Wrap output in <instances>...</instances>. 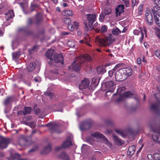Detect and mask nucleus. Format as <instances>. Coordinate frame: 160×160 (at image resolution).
<instances>
[{
	"label": "nucleus",
	"mask_w": 160,
	"mask_h": 160,
	"mask_svg": "<svg viewBox=\"0 0 160 160\" xmlns=\"http://www.w3.org/2000/svg\"><path fill=\"white\" fill-rule=\"evenodd\" d=\"M89 56L86 54L83 56L80 59L74 61L72 65L69 67L70 70L74 71L77 72L80 70V66L82 65L83 63H85L86 60H88Z\"/></svg>",
	"instance_id": "1"
},
{
	"label": "nucleus",
	"mask_w": 160,
	"mask_h": 160,
	"mask_svg": "<svg viewBox=\"0 0 160 160\" xmlns=\"http://www.w3.org/2000/svg\"><path fill=\"white\" fill-rule=\"evenodd\" d=\"M96 39L101 46L105 47L110 46L115 41L114 38L111 34H109L104 38H97Z\"/></svg>",
	"instance_id": "2"
},
{
	"label": "nucleus",
	"mask_w": 160,
	"mask_h": 160,
	"mask_svg": "<svg viewBox=\"0 0 160 160\" xmlns=\"http://www.w3.org/2000/svg\"><path fill=\"white\" fill-rule=\"evenodd\" d=\"M87 19V22L86 21L84 22L86 27V29L88 30H91L93 28L92 24L95 21L96 19V15L94 14H88L86 15Z\"/></svg>",
	"instance_id": "3"
},
{
	"label": "nucleus",
	"mask_w": 160,
	"mask_h": 160,
	"mask_svg": "<svg viewBox=\"0 0 160 160\" xmlns=\"http://www.w3.org/2000/svg\"><path fill=\"white\" fill-rule=\"evenodd\" d=\"M104 86L106 88L105 94L106 96L111 94V92H113L115 89V85L112 81H109L105 82L102 86Z\"/></svg>",
	"instance_id": "4"
},
{
	"label": "nucleus",
	"mask_w": 160,
	"mask_h": 160,
	"mask_svg": "<svg viewBox=\"0 0 160 160\" xmlns=\"http://www.w3.org/2000/svg\"><path fill=\"white\" fill-rule=\"evenodd\" d=\"M92 124V122L91 120L88 119L85 120L80 125V129L82 131L89 129L91 127Z\"/></svg>",
	"instance_id": "5"
},
{
	"label": "nucleus",
	"mask_w": 160,
	"mask_h": 160,
	"mask_svg": "<svg viewBox=\"0 0 160 160\" xmlns=\"http://www.w3.org/2000/svg\"><path fill=\"white\" fill-rule=\"evenodd\" d=\"M10 143L9 138L2 136L0 137V148L3 149L6 148Z\"/></svg>",
	"instance_id": "6"
},
{
	"label": "nucleus",
	"mask_w": 160,
	"mask_h": 160,
	"mask_svg": "<svg viewBox=\"0 0 160 160\" xmlns=\"http://www.w3.org/2000/svg\"><path fill=\"white\" fill-rule=\"evenodd\" d=\"M145 18L147 22L149 25L152 24L153 18L152 15L150 10H147L146 11Z\"/></svg>",
	"instance_id": "7"
},
{
	"label": "nucleus",
	"mask_w": 160,
	"mask_h": 160,
	"mask_svg": "<svg viewBox=\"0 0 160 160\" xmlns=\"http://www.w3.org/2000/svg\"><path fill=\"white\" fill-rule=\"evenodd\" d=\"M115 76L116 80L118 81H123L126 78V77L124 76L120 68L116 72Z\"/></svg>",
	"instance_id": "8"
},
{
	"label": "nucleus",
	"mask_w": 160,
	"mask_h": 160,
	"mask_svg": "<svg viewBox=\"0 0 160 160\" xmlns=\"http://www.w3.org/2000/svg\"><path fill=\"white\" fill-rule=\"evenodd\" d=\"M56 63H60L62 64H64L63 58L62 54L55 53L53 56V59Z\"/></svg>",
	"instance_id": "9"
},
{
	"label": "nucleus",
	"mask_w": 160,
	"mask_h": 160,
	"mask_svg": "<svg viewBox=\"0 0 160 160\" xmlns=\"http://www.w3.org/2000/svg\"><path fill=\"white\" fill-rule=\"evenodd\" d=\"M91 135L97 138H102L103 140L106 141V144L108 145H111V144L109 142V141L102 134L100 133L96 132L91 134Z\"/></svg>",
	"instance_id": "10"
},
{
	"label": "nucleus",
	"mask_w": 160,
	"mask_h": 160,
	"mask_svg": "<svg viewBox=\"0 0 160 160\" xmlns=\"http://www.w3.org/2000/svg\"><path fill=\"white\" fill-rule=\"evenodd\" d=\"M133 94L130 92H125L122 95L120 96L118 98L115 100L116 102H118L124 100V98H130L133 95Z\"/></svg>",
	"instance_id": "11"
},
{
	"label": "nucleus",
	"mask_w": 160,
	"mask_h": 160,
	"mask_svg": "<svg viewBox=\"0 0 160 160\" xmlns=\"http://www.w3.org/2000/svg\"><path fill=\"white\" fill-rule=\"evenodd\" d=\"M45 126L50 127V129L52 131V133L56 132L58 133H60L61 132L57 125H53L52 123H48L45 125Z\"/></svg>",
	"instance_id": "12"
},
{
	"label": "nucleus",
	"mask_w": 160,
	"mask_h": 160,
	"mask_svg": "<svg viewBox=\"0 0 160 160\" xmlns=\"http://www.w3.org/2000/svg\"><path fill=\"white\" fill-rule=\"evenodd\" d=\"M89 84L90 81L89 79L85 78L79 85V88L80 90L85 89L89 86Z\"/></svg>",
	"instance_id": "13"
},
{
	"label": "nucleus",
	"mask_w": 160,
	"mask_h": 160,
	"mask_svg": "<svg viewBox=\"0 0 160 160\" xmlns=\"http://www.w3.org/2000/svg\"><path fill=\"white\" fill-rule=\"evenodd\" d=\"M124 77H128L132 73V71L130 68H120Z\"/></svg>",
	"instance_id": "14"
},
{
	"label": "nucleus",
	"mask_w": 160,
	"mask_h": 160,
	"mask_svg": "<svg viewBox=\"0 0 160 160\" xmlns=\"http://www.w3.org/2000/svg\"><path fill=\"white\" fill-rule=\"evenodd\" d=\"M79 23L77 22L74 21L72 23L69 24L68 26V29L71 31H73L75 29H77Z\"/></svg>",
	"instance_id": "15"
},
{
	"label": "nucleus",
	"mask_w": 160,
	"mask_h": 160,
	"mask_svg": "<svg viewBox=\"0 0 160 160\" xmlns=\"http://www.w3.org/2000/svg\"><path fill=\"white\" fill-rule=\"evenodd\" d=\"M124 6L121 4L118 5L115 9L116 16H120L121 14L124 12Z\"/></svg>",
	"instance_id": "16"
},
{
	"label": "nucleus",
	"mask_w": 160,
	"mask_h": 160,
	"mask_svg": "<svg viewBox=\"0 0 160 160\" xmlns=\"http://www.w3.org/2000/svg\"><path fill=\"white\" fill-rule=\"evenodd\" d=\"M58 158L62 160H70L69 156L65 151L62 152L58 155Z\"/></svg>",
	"instance_id": "17"
},
{
	"label": "nucleus",
	"mask_w": 160,
	"mask_h": 160,
	"mask_svg": "<svg viewBox=\"0 0 160 160\" xmlns=\"http://www.w3.org/2000/svg\"><path fill=\"white\" fill-rule=\"evenodd\" d=\"M152 11L154 15V19L155 16L160 17V8L154 6L152 9Z\"/></svg>",
	"instance_id": "18"
},
{
	"label": "nucleus",
	"mask_w": 160,
	"mask_h": 160,
	"mask_svg": "<svg viewBox=\"0 0 160 160\" xmlns=\"http://www.w3.org/2000/svg\"><path fill=\"white\" fill-rule=\"evenodd\" d=\"M14 16L13 10H9L5 14V17L6 21H9L10 19L12 18Z\"/></svg>",
	"instance_id": "19"
},
{
	"label": "nucleus",
	"mask_w": 160,
	"mask_h": 160,
	"mask_svg": "<svg viewBox=\"0 0 160 160\" xmlns=\"http://www.w3.org/2000/svg\"><path fill=\"white\" fill-rule=\"evenodd\" d=\"M158 104H152L151 105V109L156 112H158L160 110V99L158 101Z\"/></svg>",
	"instance_id": "20"
},
{
	"label": "nucleus",
	"mask_w": 160,
	"mask_h": 160,
	"mask_svg": "<svg viewBox=\"0 0 160 160\" xmlns=\"http://www.w3.org/2000/svg\"><path fill=\"white\" fill-rule=\"evenodd\" d=\"M72 144L71 141V138L69 137L62 144V147L63 148H65L70 146H72Z\"/></svg>",
	"instance_id": "21"
},
{
	"label": "nucleus",
	"mask_w": 160,
	"mask_h": 160,
	"mask_svg": "<svg viewBox=\"0 0 160 160\" xmlns=\"http://www.w3.org/2000/svg\"><path fill=\"white\" fill-rule=\"evenodd\" d=\"M53 50L52 49L47 51L45 55L48 58L52 60L53 59Z\"/></svg>",
	"instance_id": "22"
},
{
	"label": "nucleus",
	"mask_w": 160,
	"mask_h": 160,
	"mask_svg": "<svg viewBox=\"0 0 160 160\" xmlns=\"http://www.w3.org/2000/svg\"><path fill=\"white\" fill-rule=\"evenodd\" d=\"M113 136L114 139V142L116 144L121 145L123 144L124 142L123 141L118 138L117 136L115 135L114 134H113Z\"/></svg>",
	"instance_id": "23"
},
{
	"label": "nucleus",
	"mask_w": 160,
	"mask_h": 160,
	"mask_svg": "<svg viewBox=\"0 0 160 160\" xmlns=\"http://www.w3.org/2000/svg\"><path fill=\"white\" fill-rule=\"evenodd\" d=\"M51 150V146L50 144L45 147L41 152V154H47Z\"/></svg>",
	"instance_id": "24"
},
{
	"label": "nucleus",
	"mask_w": 160,
	"mask_h": 160,
	"mask_svg": "<svg viewBox=\"0 0 160 160\" xmlns=\"http://www.w3.org/2000/svg\"><path fill=\"white\" fill-rule=\"evenodd\" d=\"M42 20V16L40 13L38 12L36 15V20L35 23L38 24Z\"/></svg>",
	"instance_id": "25"
},
{
	"label": "nucleus",
	"mask_w": 160,
	"mask_h": 160,
	"mask_svg": "<svg viewBox=\"0 0 160 160\" xmlns=\"http://www.w3.org/2000/svg\"><path fill=\"white\" fill-rule=\"evenodd\" d=\"M135 151V147L134 145L130 146L128 149V154L129 155H132L134 154Z\"/></svg>",
	"instance_id": "26"
},
{
	"label": "nucleus",
	"mask_w": 160,
	"mask_h": 160,
	"mask_svg": "<svg viewBox=\"0 0 160 160\" xmlns=\"http://www.w3.org/2000/svg\"><path fill=\"white\" fill-rule=\"evenodd\" d=\"M36 65L34 63H31L27 66V68L28 71L32 72L35 69Z\"/></svg>",
	"instance_id": "27"
},
{
	"label": "nucleus",
	"mask_w": 160,
	"mask_h": 160,
	"mask_svg": "<svg viewBox=\"0 0 160 160\" xmlns=\"http://www.w3.org/2000/svg\"><path fill=\"white\" fill-rule=\"evenodd\" d=\"M97 71L98 74H102L106 72L105 68L102 66H100L97 68Z\"/></svg>",
	"instance_id": "28"
},
{
	"label": "nucleus",
	"mask_w": 160,
	"mask_h": 160,
	"mask_svg": "<svg viewBox=\"0 0 160 160\" xmlns=\"http://www.w3.org/2000/svg\"><path fill=\"white\" fill-rule=\"evenodd\" d=\"M20 55V52H16L13 53L12 54V56L13 59L14 60L16 61L18 59Z\"/></svg>",
	"instance_id": "29"
},
{
	"label": "nucleus",
	"mask_w": 160,
	"mask_h": 160,
	"mask_svg": "<svg viewBox=\"0 0 160 160\" xmlns=\"http://www.w3.org/2000/svg\"><path fill=\"white\" fill-rule=\"evenodd\" d=\"M12 101V98L11 97H8L4 100L3 104L5 106H7L10 104Z\"/></svg>",
	"instance_id": "30"
},
{
	"label": "nucleus",
	"mask_w": 160,
	"mask_h": 160,
	"mask_svg": "<svg viewBox=\"0 0 160 160\" xmlns=\"http://www.w3.org/2000/svg\"><path fill=\"white\" fill-rule=\"evenodd\" d=\"M31 110L32 108L30 107H24V109L23 111V114L24 115L28 114L30 113Z\"/></svg>",
	"instance_id": "31"
},
{
	"label": "nucleus",
	"mask_w": 160,
	"mask_h": 160,
	"mask_svg": "<svg viewBox=\"0 0 160 160\" xmlns=\"http://www.w3.org/2000/svg\"><path fill=\"white\" fill-rule=\"evenodd\" d=\"M62 14L63 15L66 16H71L72 15L73 13L72 10H65L63 11L62 12Z\"/></svg>",
	"instance_id": "32"
},
{
	"label": "nucleus",
	"mask_w": 160,
	"mask_h": 160,
	"mask_svg": "<svg viewBox=\"0 0 160 160\" xmlns=\"http://www.w3.org/2000/svg\"><path fill=\"white\" fill-rule=\"evenodd\" d=\"M39 46L37 45H35L32 47L31 49H29L28 50L29 53L32 54L35 52H36L38 49Z\"/></svg>",
	"instance_id": "33"
},
{
	"label": "nucleus",
	"mask_w": 160,
	"mask_h": 160,
	"mask_svg": "<svg viewBox=\"0 0 160 160\" xmlns=\"http://www.w3.org/2000/svg\"><path fill=\"white\" fill-rule=\"evenodd\" d=\"M112 12L111 9L109 7H106L103 12V13L105 15H107L110 14Z\"/></svg>",
	"instance_id": "34"
},
{
	"label": "nucleus",
	"mask_w": 160,
	"mask_h": 160,
	"mask_svg": "<svg viewBox=\"0 0 160 160\" xmlns=\"http://www.w3.org/2000/svg\"><path fill=\"white\" fill-rule=\"evenodd\" d=\"M112 34L115 35H118L121 32V31L118 28L113 29L112 30Z\"/></svg>",
	"instance_id": "35"
},
{
	"label": "nucleus",
	"mask_w": 160,
	"mask_h": 160,
	"mask_svg": "<svg viewBox=\"0 0 160 160\" xmlns=\"http://www.w3.org/2000/svg\"><path fill=\"white\" fill-rule=\"evenodd\" d=\"M146 29L145 28H144L143 30H141L142 36L139 39L140 41L141 42H142L144 38V34L143 33V32H144V34H146Z\"/></svg>",
	"instance_id": "36"
},
{
	"label": "nucleus",
	"mask_w": 160,
	"mask_h": 160,
	"mask_svg": "<svg viewBox=\"0 0 160 160\" xmlns=\"http://www.w3.org/2000/svg\"><path fill=\"white\" fill-rule=\"evenodd\" d=\"M99 81L95 78H92V84L94 85V86H97L98 84Z\"/></svg>",
	"instance_id": "37"
},
{
	"label": "nucleus",
	"mask_w": 160,
	"mask_h": 160,
	"mask_svg": "<svg viewBox=\"0 0 160 160\" xmlns=\"http://www.w3.org/2000/svg\"><path fill=\"white\" fill-rule=\"evenodd\" d=\"M14 159H17V160H25L24 159H21L20 158V155L18 153H15L12 156Z\"/></svg>",
	"instance_id": "38"
},
{
	"label": "nucleus",
	"mask_w": 160,
	"mask_h": 160,
	"mask_svg": "<svg viewBox=\"0 0 160 160\" xmlns=\"http://www.w3.org/2000/svg\"><path fill=\"white\" fill-rule=\"evenodd\" d=\"M154 21L157 25L160 28V16L155 17Z\"/></svg>",
	"instance_id": "39"
},
{
	"label": "nucleus",
	"mask_w": 160,
	"mask_h": 160,
	"mask_svg": "<svg viewBox=\"0 0 160 160\" xmlns=\"http://www.w3.org/2000/svg\"><path fill=\"white\" fill-rule=\"evenodd\" d=\"M25 140L22 138L20 139L18 142V144L21 146H23L25 145Z\"/></svg>",
	"instance_id": "40"
},
{
	"label": "nucleus",
	"mask_w": 160,
	"mask_h": 160,
	"mask_svg": "<svg viewBox=\"0 0 160 160\" xmlns=\"http://www.w3.org/2000/svg\"><path fill=\"white\" fill-rule=\"evenodd\" d=\"M39 7V5L36 3H32L31 4V11H34L35 8Z\"/></svg>",
	"instance_id": "41"
},
{
	"label": "nucleus",
	"mask_w": 160,
	"mask_h": 160,
	"mask_svg": "<svg viewBox=\"0 0 160 160\" xmlns=\"http://www.w3.org/2000/svg\"><path fill=\"white\" fill-rule=\"evenodd\" d=\"M63 21L64 23L67 24H69L71 22V20L69 18H64Z\"/></svg>",
	"instance_id": "42"
},
{
	"label": "nucleus",
	"mask_w": 160,
	"mask_h": 160,
	"mask_svg": "<svg viewBox=\"0 0 160 160\" xmlns=\"http://www.w3.org/2000/svg\"><path fill=\"white\" fill-rule=\"evenodd\" d=\"M106 15H105L103 13H102L100 14L99 15V20L101 22H102L105 18V16Z\"/></svg>",
	"instance_id": "43"
},
{
	"label": "nucleus",
	"mask_w": 160,
	"mask_h": 160,
	"mask_svg": "<svg viewBox=\"0 0 160 160\" xmlns=\"http://www.w3.org/2000/svg\"><path fill=\"white\" fill-rule=\"evenodd\" d=\"M107 28L106 26L104 25L102 26L101 32L102 33H104L107 32Z\"/></svg>",
	"instance_id": "44"
},
{
	"label": "nucleus",
	"mask_w": 160,
	"mask_h": 160,
	"mask_svg": "<svg viewBox=\"0 0 160 160\" xmlns=\"http://www.w3.org/2000/svg\"><path fill=\"white\" fill-rule=\"evenodd\" d=\"M152 2L157 6L160 8V0H152Z\"/></svg>",
	"instance_id": "45"
},
{
	"label": "nucleus",
	"mask_w": 160,
	"mask_h": 160,
	"mask_svg": "<svg viewBox=\"0 0 160 160\" xmlns=\"http://www.w3.org/2000/svg\"><path fill=\"white\" fill-rule=\"evenodd\" d=\"M155 160H160V154L159 153H156L154 155Z\"/></svg>",
	"instance_id": "46"
},
{
	"label": "nucleus",
	"mask_w": 160,
	"mask_h": 160,
	"mask_svg": "<svg viewBox=\"0 0 160 160\" xmlns=\"http://www.w3.org/2000/svg\"><path fill=\"white\" fill-rule=\"evenodd\" d=\"M28 126L32 128H34L35 127L36 125L33 122H30Z\"/></svg>",
	"instance_id": "47"
},
{
	"label": "nucleus",
	"mask_w": 160,
	"mask_h": 160,
	"mask_svg": "<svg viewBox=\"0 0 160 160\" xmlns=\"http://www.w3.org/2000/svg\"><path fill=\"white\" fill-rule=\"evenodd\" d=\"M46 95L48 96L50 99H52L53 96V94L51 92H47L45 93Z\"/></svg>",
	"instance_id": "48"
},
{
	"label": "nucleus",
	"mask_w": 160,
	"mask_h": 160,
	"mask_svg": "<svg viewBox=\"0 0 160 160\" xmlns=\"http://www.w3.org/2000/svg\"><path fill=\"white\" fill-rule=\"evenodd\" d=\"M115 70H114L113 69L112 70H110L108 71V75L109 76L110 78H111L112 76L113 73H114V71Z\"/></svg>",
	"instance_id": "49"
},
{
	"label": "nucleus",
	"mask_w": 160,
	"mask_h": 160,
	"mask_svg": "<svg viewBox=\"0 0 160 160\" xmlns=\"http://www.w3.org/2000/svg\"><path fill=\"white\" fill-rule=\"evenodd\" d=\"M152 138L154 141H158V136L156 135H152Z\"/></svg>",
	"instance_id": "50"
},
{
	"label": "nucleus",
	"mask_w": 160,
	"mask_h": 160,
	"mask_svg": "<svg viewBox=\"0 0 160 160\" xmlns=\"http://www.w3.org/2000/svg\"><path fill=\"white\" fill-rule=\"evenodd\" d=\"M155 54L156 56L158 57L160 56V51L159 50H157L155 51Z\"/></svg>",
	"instance_id": "51"
},
{
	"label": "nucleus",
	"mask_w": 160,
	"mask_h": 160,
	"mask_svg": "<svg viewBox=\"0 0 160 160\" xmlns=\"http://www.w3.org/2000/svg\"><path fill=\"white\" fill-rule=\"evenodd\" d=\"M38 147L36 146V147H35L34 148H32V149H31L30 150L28 151V152L29 153H30V152L35 151H37L38 150Z\"/></svg>",
	"instance_id": "52"
},
{
	"label": "nucleus",
	"mask_w": 160,
	"mask_h": 160,
	"mask_svg": "<svg viewBox=\"0 0 160 160\" xmlns=\"http://www.w3.org/2000/svg\"><path fill=\"white\" fill-rule=\"evenodd\" d=\"M41 110L39 108H36L34 110V112L36 114H38L40 112Z\"/></svg>",
	"instance_id": "53"
},
{
	"label": "nucleus",
	"mask_w": 160,
	"mask_h": 160,
	"mask_svg": "<svg viewBox=\"0 0 160 160\" xmlns=\"http://www.w3.org/2000/svg\"><path fill=\"white\" fill-rule=\"evenodd\" d=\"M123 64L122 63V64H117L116 65H115V67H114V68H113V69H114V70H116L118 68H119L121 66H122V65Z\"/></svg>",
	"instance_id": "54"
},
{
	"label": "nucleus",
	"mask_w": 160,
	"mask_h": 160,
	"mask_svg": "<svg viewBox=\"0 0 160 160\" xmlns=\"http://www.w3.org/2000/svg\"><path fill=\"white\" fill-rule=\"evenodd\" d=\"M115 132L121 135L122 136L123 135V132L121 130L116 129Z\"/></svg>",
	"instance_id": "55"
},
{
	"label": "nucleus",
	"mask_w": 160,
	"mask_h": 160,
	"mask_svg": "<svg viewBox=\"0 0 160 160\" xmlns=\"http://www.w3.org/2000/svg\"><path fill=\"white\" fill-rule=\"evenodd\" d=\"M133 34L135 35H138L139 33V31L137 29H135L133 31Z\"/></svg>",
	"instance_id": "56"
},
{
	"label": "nucleus",
	"mask_w": 160,
	"mask_h": 160,
	"mask_svg": "<svg viewBox=\"0 0 160 160\" xmlns=\"http://www.w3.org/2000/svg\"><path fill=\"white\" fill-rule=\"evenodd\" d=\"M85 39L86 40V42H87V43H88V42H89L90 40L89 38V37L88 34H87V35L85 36Z\"/></svg>",
	"instance_id": "57"
},
{
	"label": "nucleus",
	"mask_w": 160,
	"mask_h": 160,
	"mask_svg": "<svg viewBox=\"0 0 160 160\" xmlns=\"http://www.w3.org/2000/svg\"><path fill=\"white\" fill-rule=\"evenodd\" d=\"M63 148L62 147V145L60 146L57 147L55 148V149L56 151H58L61 149Z\"/></svg>",
	"instance_id": "58"
},
{
	"label": "nucleus",
	"mask_w": 160,
	"mask_h": 160,
	"mask_svg": "<svg viewBox=\"0 0 160 160\" xmlns=\"http://www.w3.org/2000/svg\"><path fill=\"white\" fill-rule=\"evenodd\" d=\"M137 62L138 64L140 65L142 62L141 59L140 58H138L137 59Z\"/></svg>",
	"instance_id": "59"
},
{
	"label": "nucleus",
	"mask_w": 160,
	"mask_h": 160,
	"mask_svg": "<svg viewBox=\"0 0 160 160\" xmlns=\"http://www.w3.org/2000/svg\"><path fill=\"white\" fill-rule=\"evenodd\" d=\"M32 23V19L31 18H29L28 19L27 21V24L28 25H30Z\"/></svg>",
	"instance_id": "60"
},
{
	"label": "nucleus",
	"mask_w": 160,
	"mask_h": 160,
	"mask_svg": "<svg viewBox=\"0 0 160 160\" xmlns=\"http://www.w3.org/2000/svg\"><path fill=\"white\" fill-rule=\"evenodd\" d=\"M69 34V33H68L67 32H61V34L62 35H68Z\"/></svg>",
	"instance_id": "61"
},
{
	"label": "nucleus",
	"mask_w": 160,
	"mask_h": 160,
	"mask_svg": "<svg viewBox=\"0 0 160 160\" xmlns=\"http://www.w3.org/2000/svg\"><path fill=\"white\" fill-rule=\"evenodd\" d=\"M136 0H132V6L133 7L135 5L136 3Z\"/></svg>",
	"instance_id": "62"
},
{
	"label": "nucleus",
	"mask_w": 160,
	"mask_h": 160,
	"mask_svg": "<svg viewBox=\"0 0 160 160\" xmlns=\"http://www.w3.org/2000/svg\"><path fill=\"white\" fill-rule=\"evenodd\" d=\"M142 61L143 62H144L145 63H146L147 62L144 56H143L142 57Z\"/></svg>",
	"instance_id": "63"
},
{
	"label": "nucleus",
	"mask_w": 160,
	"mask_h": 160,
	"mask_svg": "<svg viewBox=\"0 0 160 160\" xmlns=\"http://www.w3.org/2000/svg\"><path fill=\"white\" fill-rule=\"evenodd\" d=\"M157 34L158 38L160 39V30L157 32Z\"/></svg>",
	"instance_id": "64"
}]
</instances>
